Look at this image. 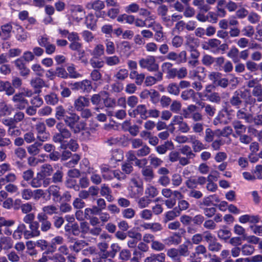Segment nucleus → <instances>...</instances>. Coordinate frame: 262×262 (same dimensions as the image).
Masks as SVG:
<instances>
[{
	"instance_id": "1",
	"label": "nucleus",
	"mask_w": 262,
	"mask_h": 262,
	"mask_svg": "<svg viewBox=\"0 0 262 262\" xmlns=\"http://www.w3.org/2000/svg\"><path fill=\"white\" fill-rule=\"evenodd\" d=\"M22 85V80L19 77H12L11 84L8 81L0 80V92L5 91L7 95L10 96L15 93V89H18Z\"/></svg>"
},
{
	"instance_id": "2",
	"label": "nucleus",
	"mask_w": 262,
	"mask_h": 262,
	"mask_svg": "<svg viewBox=\"0 0 262 262\" xmlns=\"http://www.w3.org/2000/svg\"><path fill=\"white\" fill-rule=\"evenodd\" d=\"M139 64L142 69H146L149 71H157L159 69V66L156 62L155 56L148 55L145 58H142L139 61Z\"/></svg>"
},
{
	"instance_id": "3",
	"label": "nucleus",
	"mask_w": 262,
	"mask_h": 262,
	"mask_svg": "<svg viewBox=\"0 0 262 262\" xmlns=\"http://www.w3.org/2000/svg\"><path fill=\"white\" fill-rule=\"evenodd\" d=\"M85 16V11L80 5H71L70 6V16L71 19L76 22H79Z\"/></svg>"
},
{
	"instance_id": "4",
	"label": "nucleus",
	"mask_w": 262,
	"mask_h": 262,
	"mask_svg": "<svg viewBox=\"0 0 262 262\" xmlns=\"http://www.w3.org/2000/svg\"><path fill=\"white\" fill-rule=\"evenodd\" d=\"M79 119V116L73 113L71 114L70 116H67L64 119V122L67 125L70 126L71 129L76 133L79 132L81 129L80 126L77 125Z\"/></svg>"
},
{
	"instance_id": "5",
	"label": "nucleus",
	"mask_w": 262,
	"mask_h": 262,
	"mask_svg": "<svg viewBox=\"0 0 262 262\" xmlns=\"http://www.w3.org/2000/svg\"><path fill=\"white\" fill-rule=\"evenodd\" d=\"M39 224L38 221H35L31 225L29 226V230L25 231V239H28L30 238L39 236L40 235V231L39 230Z\"/></svg>"
},
{
	"instance_id": "6",
	"label": "nucleus",
	"mask_w": 262,
	"mask_h": 262,
	"mask_svg": "<svg viewBox=\"0 0 262 262\" xmlns=\"http://www.w3.org/2000/svg\"><path fill=\"white\" fill-rule=\"evenodd\" d=\"M128 113L130 117H138V116H139L142 119H146L148 117L147 108L143 104L137 105L136 109L128 111Z\"/></svg>"
},
{
	"instance_id": "7",
	"label": "nucleus",
	"mask_w": 262,
	"mask_h": 262,
	"mask_svg": "<svg viewBox=\"0 0 262 262\" xmlns=\"http://www.w3.org/2000/svg\"><path fill=\"white\" fill-rule=\"evenodd\" d=\"M38 222L40 223V229L42 232H46L52 228V223L48 220V215L43 213H38Z\"/></svg>"
},
{
	"instance_id": "8",
	"label": "nucleus",
	"mask_w": 262,
	"mask_h": 262,
	"mask_svg": "<svg viewBox=\"0 0 262 262\" xmlns=\"http://www.w3.org/2000/svg\"><path fill=\"white\" fill-rule=\"evenodd\" d=\"M12 100L16 108L23 110L28 105V101L24 97L23 93L16 94L13 96Z\"/></svg>"
},
{
	"instance_id": "9",
	"label": "nucleus",
	"mask_w": 262,
	"mask_h": 262,
	"mask_svg": "<svg viewBox=\"0 0 262 262\" xmlns=\"http://www.w3.org/2000/svg\"><path fill=\"white\" fill-rule=\"evenodd\" d=\"M90 105V100L84 96H79L74 101V106L76 110L80 111Z\"/></svg>"
},
{
	"instance_id": "10",
	"label": "nucleus",
	"mask_w": 262,
	"mask_h": 262,
	"mask_svg": "<svg viewBox=\"0 0 262 262\" xmlns=\"http://www.w3.org/2000/svg\"><path fill=\"white\" fill-rule=\"evenodd\" d=\"M230 120L228 112L226 110H223L219 112L218 115L214 120L213 123L214 125L226 124L228 123Z\"/></svg>"
},
{
	"instance_id": "11",
	"label": "nucleus",
	"mask_w": 262,
	"mask_h": 262,
	"mask_svg": "<svg viewBox=\"0 0 262 262\" xmlns=\"http://www.w3.org/2000/svg\"><path fill=\"white\" fill-rule=\"evenodd\" d=\"M15 223V221L13 220H6L4 217H0V227H5L4 233L7 236L12 234V230L10 229Z\"/></svg>"
},
{
	"instance_id": "12",
	"label": "nucleus",
	"mask_w": 262,
	"mask_h": 262,
	"mask_svg": "<svg viewBox=\"0 0 262 262\" xmlns=\"http://www.w3.org/2000/svg\"><path fill=\"white\" fill-rule=\"evenodd\" d=\"M87 173L90 175V179L93 184L98 185L102 182V177L99 174L98 171L93 167L88 168Z\"/></svg>"
},
{
	"instance_id": "13",
	"label": "nucleus",
	"mask_w": 262,
	"mask_h": 262,
	"mask_svg": "<svg viewBox=\"0 0 262 262\" xmlns=\"http://www.w3.org/2000/svg\"><path fill=\"white\" fill-rule=\"evenodd\" d=\"M105 5L102 0H91L86 5L85 8L88 9H93L95 11H100L105 8Z\"/></svg>"
},
{
	"instance_id": "14",
	"label": "nucleus",
	"mask_w": 262,
	"mask_h": 262,
	"mask_svg": "<svg viewBox=\"0 0 262 262\" xmlns=\"http://www.w3.org/2000/svg\"><path fill=\"white\" fill-rule=\"evenodd\" d=\"M190 143H191L193 150L194 152H199L202 150L206 149V146L201 141L198 140L194 135H190Z\"/></svg>"
},
{
	"instance_id": "15",
	"label": "nucleus",
	"mask_w": 262,
	"mask_h": 262,
	"mask_svg": "<svg viewBox=\"0 0 262 262\" xmlns=\"http://www.w3.org/2000/svg\"><path fill=\"white\" fill-rule=\"evenodd\" d=\"M238 221L242 223H257L260 221V217L258 215H254L250 214H245L240 216L238 218Z\"/></svg>"
},
{
	"instance_id": "16",
	"label": "nucleus",
	"mask_w": 262,
	"mask_h": 262,
	"mask_svg": "<svg viewBox=\"0 0 262 262\" xmlns=\"http://www.w3.org/2000/svg\"><path fill=\"white\" fill-rule=\"evenodd\" d=\"M163 79V74L161 72H158L156 74V77L148 76L146 77L145 83L147 86H151L155 84L158 81L162 80Z\"/></svg>"
},
{
	"instance_id": "17",
	"label": "nucleus",
	"mask_w": 262,
	"mask_h": 262,
	"mask_svg": "<svg viewBox=\"0 0 262 262\" xmlns=\"http://www.w3.org/2000/svg\"><path fill=\"white\" fill-rule=\"evenodd\" d=\"M129 77L130 79H135L136 83L137 85H141L145 79V75L143 73L139 74L136 70L131 71Z\"/></svg>"
},
{
	"instance_id": "18",
	"label": "nucleus",
	"mask_w": 262,
	"mask_h": 262,
	"mask_svg": "<svg viewBox=\"0 0 262 262\" xmlns=\"http://www.w3.org/2000/svg\"><path fill=\"white\" fill-rule=\"evenodd\" d=\"M129 195L132 198H138L143 194V186H129L128 187Z\"/></svg>"
},
{
	"instance_id": "19",
	"label": "nucleus",
	"mask_w": 262,
	"mask_h": 262,
	"mask_svg": "<svg viewBox=\"0 0 262 262\" xmlns=\"http://www.w3.org/2000/svg\"><path fill=\"white\" fill-rule=\"evenodd\" d=\"M26 231V225L23 223H20L18 224L16 229L14 230L12 236L15 239H20L21 235L24 234L25 236V232Z\"/></svg>"
},
{
	"instance_id": "20",
	"label": "nucleus",
	"mask_w": 262,
	"mask_h": 262,
	"mask_svg": "<svg viewBox=\"0 0 262 262\" xmlns=\"http://www.w3.org/2000/svg\"><path fill=\"white\" fill-rule=\"evenodd\" d=\"M111 189L106 184L101 185L100 194L102 196H104L106 200L108 202H112L114 200V197L111 195Z\"/></svg>"
},
{
	"instance_id": "21",
	"label": "nucleus",
	"mask_w": 262,
	"mask_h": 262,
	"mask_svg": "<svg viewBox=\"0 0 262 262\" xmlns=\"http://www.w3.org/2000/svg\"><path fill=\"white\" fill-rule=\"evenodd\" d=\"M13 242L11 237L2 236L0 238V245L4 250H9L13 247Z\"/></svg>"
},
{
	"instance_id": "22",
	"label": "nucleus",
	"mask_w": 262,
	"mask_h": 262,
	"mask_svg": "<svg viewBox=\"0 0 262 262\" xmlns=\"http://www.w3.org/2000/svg\"><path fill=\"white\" fill-rule=\"evenodd\" d=\"M60 187L57 185H51L48 189L47 191L50 195L53 196L54 200H58L61 198L60 193Z\"/></svg>"
},
{
	"instance_id": "23",
	"label": "nucleus",
	"mask_w": 262,
	"mask_h": 262,
	"mask_svg": "<svg viewBox=\"0 0 262 262\" xmlns=\"http://www.w3.org/2000/svg\"><path fill=\"white\" fill-rule=\"evenodd\" d=\"M53 169L51 165L44 164L41 166L40 171L39 172L42 179L46 177L50 176L52 173Z\"/></svg>"
},
{
	"instance_id": "24",
	"label": "nucleus",
	"mask_w": 262,
	"mask_h": 262,
	"mask_svg": "<svg viewBox=\"0 0 262 262\" xmlns=\"http://www.w3.org/2000/svg\"><path fill=\"white\" fill-rule=\"evenodd\" d=\"M180 214V212L177 207H174L173 210L167 211L165 214V222L173 220L174 219Z\"/></svg>"
},
{
	"instance_id": "25",
	"label": "nucleus",
	"mask_w": 262,
	"mask_h": 262,
	"mask_svg": "<svg viewBox=\"0 0 262 262\" xmlns=\"http://www.w3.org/2000/svg\"><path fill=\"white\" fill-rule=\"evenodd\" d=\"M142 174L146 181H151L154 179V171L149 166L143 167L142 169Z\"/></svg>"
},
{
	"instance_id": "26",
	"label": "nucleus",
	"mask_w": 262,
	"mask_h": 262,
	"mask_svg": "<svg viewBox=\"0 0 262 262\" xmlns=\"http://www.w3.org/2000/svg\"><path fill=\"white\" fill-rule=\"evenodd\" d=\"M12 27L11 24H6L3 25L1 27V32H0V35H3L4 39H7L10 37L11 31Z\"/></svg>"
},
{
	"instance_id": "27",
	"label": "nucleus",
	"mask_w": 262,
	"mask_h": 262,
	"mask_svg": "<svg viewBox=\"0 0 262 262\" xmlns=\"http://www.w3.org/2000/svg\"><path fill=\"white\" fill-rule=\"evenodd\" d=\"M63 242V238L61 236H56V237H54L51 240V250H48L47 252H46L47 253H48L49 252H53L55 251L56 249V245H61L62 244Z\"/></svg>"
},
{
	"instance_id": "28",
	"label": "nucleus",
	"mask_w": 262,
	"mask_h": 262,
	"mask_svg": "<svg viewBox=\"0 0 262 262\" xmlns=\"http://www.w3.org/2000/svg\"><path fill=\"white\" fill-rule=\"evenodd\" d=\"M85 23L89 29L93 30L96 28V19L92 14H89L85 16Z\"/></svg>"
},
{
	"instance_id": "29",
	"label": "nucleus",
	"mask_w": 262,
	"mask_h": 262,
	"mask_svg": "<svg viewBox=\"0 0 262 262\" xmlns=\"http://www.w3.org/2000/svg\"><path fill=\"white\" fill-rule=\"evenodd\" d=\"M227 55L234 63H237L239 61V51L234 46L230 49Z\"/></svg>"
},
{
	"instance_id": "30",
	"label": "nucleus",
	"mask_w": 262,
	"mask_h": 262,
	"mask_svg": "<svg viewBox=\"0 0 262 262\" xmlns=\"http://www.w3.org/2000/svg\"><path fill=\"white\" fill-rule=\"evenodd\" d=\"M190 245V242L189 241L184 242V244L181 245L178 248L179 254L180 257L187 256L189 254L188 250V246Z\"/></svg>"
},
{
	"instance_id": "31",
	"label": "nucleus",
	"mask_w": 262,
	"mask_h": 262,
	"mask_svg": "<svg viewBox=\"0 0 262 262\" xmlns=\"http://www.w3.org/2000/svg\"><path fill=\"white\" fill-rule=\"evenodd\" d=\"M210 51L213 53H218L220 52L219 46L221 41L217 39H210Z\"/></svg>"
},
{
	"instance_id": "32",
	"label": "nucleus",
	"mask_w": 262,
	"mask_h": 262,
	"mask_svg": "<svg viewBox=\"0 0 262 262\" xmlns=\"http://www.w3.org/2000/svg\"><path fill=\"white\" fill-rule=\"evenodd\" d=\"M41 145V144L38 142H36L34 144L29 145L27 147L29 154L33 156L38 155L40 152L39 146Z\"/></svg>"
},
{
	"instance_id": "33",
	"label": "nucleus",
	"mask_w": 262,
	"mask_h": 262,
	"mask_svg": "<svg viewBox=\"0 0 262 262\" xmlns=\"http://www.w3.org/2000/svg\"><path fill=\"white\" fill-rule=\"evenodd\" d=\"M12 111V106L4 102L0 103V115L2 116L10 115Z\"/></svg>"
},
{
	"instance_id": "34",
	"label": "nucleus",
	"mask_w": 262,
	"mask_h": 262,
	"mask_svg": "<svg viewBox=\"0 0 262 262\" xmlns=\"http://www.w3.org/2000/svg\"><path fill=\"white\" fill-rule=\"evenodd\" d=\"M217 234L219 239L226 241L231 236V232L228 229H222L217 231Z\"/></svg>"
},
{
	"instance_id": "35",
	"label": "nucleus",
	"mask_w": 262,
	"mask_h": 262,
	"mask_svg": "<svg viewBox=\"0 0 262 262\" xmlns=\"http://www.w3.org/2000/svg\"><path fill=\"white\" fill-rule=\"evenodd\" d=\"M148 159L150 161V165L155 168L157 167L160 166L163 163V160L153 154L150 155L148 157Z\"/></svg>"
},
{
	"instance_id": "36",
	"label": "nucleus",
	"mask_w": 262,
	"mask_h": 262,
	"mask_svg": "<svg viewBox=\"0 0 262 262\" xmlns=\"http://www.w3.org/2000/svg\"><path fill=\"white\" fill-rule=\"evenodd\" d=\"M232 126L237 135H241L246 131V126L242 124L240 121H233L232 123Z\"/></svg>"
},
{
	"instance_id": "37",
	"label": "nucleus",
	"mask_w": 262,
	"mask_h": 262,
	"mask_svg": "<svg viewBox=\"0 0 262 262\" xmlns=\"http://www.w3.org/2000/svg\"><path fill=\"white\" fill-rule=\"evenodd\" d=\"M42 210L43 212L41 213H45L46 215H51L54 214V213H57L58 212V208L56 206L53 205H47L43 206L42 208Z\"/></svg>"
},
{
	"instance_id": "38",
	"label": "nucleus",
	"mask_w": 262,
	"mask_h": 262,
	"mask_svg": "<svg viewBox=\"0 0 262 262\" xmlns=\"http://www.w3.org/2000/svg\"><path fill=\"white\" fill-rule=\"evenodd\" d=\"M124 9L126 13H136L138 12L140 6L138 4L133 3L125 6Z\"/></svg>"
},
{
	"instance_id": "39",
	"label": "nucleus",
	"mask_w": 262,
	"mask_h": 262,
	"mask_svg": "<svg viewBox=\"0 0 262 262\" xmlns=\"http://www.w3.org/2000/svg\"><path fill=\"white\" fill-rule=\"evenodd\" d=\"M167 91L169 94L178 96L180 94L179 86L176 83H170L167 87Z\"/></svg>"
},
{
	"instance_id": "40",
	"label": "nucleus",
	"mask_w": 262,
	"mask_h": 262,
	"mask_svg": "<svg viewBox=\"0 0 262 262\" xmlns=\"http://www.w3.org/2000/svg\"><path fill=\"white\" fill-rule=\"evenodd\" d=\"M166 254L172 260H179L180 259L179 250L175 249V248H171L168 249L166 251Z\"/></svg>"
},
{
	"instance_id": "41",
	"label": "nucleus",
	"mask_w": 262,
	"mask_h": 262,
	"mask_svg": "<svg viewBox=\"0 0 262 262\" xmlns=\"http://www.w3.org/2000/svg\"><path fill=\"white\" fill-rule=\"evenodd\" d=\"M121 247L117 244H113L111 245V250L110 251L105 252L107 255H105V257H114L117 253L120 251Z\"/></svg>"
},
{
	"instance_id": "42",
	"label": "nucleus",
	"mask_w": 262,
	"mask_h": 262,
	"mask_svg": "<svg viewBox=\"0 0 262 262\" xmlns=\"http://www.w3.org/2000/svg\"><path fill=\"white\" fill-rule=\"evenodd\" d=\"M16 39L20 41H24L28 38V34L24 31L21 26H18L17 29V34L16 35Z\"/></svg>"
},
{
	"instance_id": "43",
	"label": "nucleus",
	"mask_w": 262,
	"mask_h": 262,
	"mask_svg": "<svg viewBox=\"0 0 262 262\" xmlns=\"http://www.w3.org/2000/svg\"><path fill=\"white\" fill-rule=\"evenodd\" d=\"M88 245L86 242L83 240L76 241L73 246L70 247L71 249L76 252H79L83 248Z\"/></svg>"
},
{
	"instance_id": "44",
	"label": "nucleus",
	"mask_w": 262,
	"mask_h": 262,
	"mask_svg": "<svg viewBox=\"0 0 262 262\" xmlns=\"http://www.w3.org/2000/svg\"><path fill=\"white\" fill-rule=\"evenodd\" d=\"M92 89V85L91 81L86 79L80 81V90L83 92H89Z\"/></svg>"
},
{
	"instance_id": "45",
	"label": "nucleus",
	"mask_w": 262,
	"mask_h": 262,
	"mask_svg": "<svg viewBox=\"0 0 262 262\" xmlns=\"http://www.w3.org/2000/svg\"><path fill=\"white\" fill-rule=\"evenodd\" d=\"M195 96V93L194 90L189 89L182 92L181 97L184 100H188L191 98H194Z\"/></svg>"
},
{
	"instance_id": "46",
	"label": "nucleus",
	"mask_w": 262,
	"mask_h": 262,
	"mask_svg": "<svg viewBox=\"0 0 262 262\" xmlns=\"http://www.w3.org/2000/svg\"><path fill=\"white\" fill-rule=\"evenodd\" d=\"M105 63L108 66H115L119 64L120 59L118 56H105Z\"/></svg>"
},
{
	"instance_id": "47",
	"label": "nucleus",
	"mask_w": 262,
	"mask_h": 262,
	"mask_svg": "<svg viewBox=\"0 0 262 262\" xmlns=\"http://www.w3.org/2000/svg\"><path fill=\"white\" fill-rule=\"evenodd\" d=\"M67 71L68 76H69L71 78H78V77H81V75L76 70L74 64L68 66Z\"/></svg>"
},
{
	"instance_id": "48",
	"label": "nucleus",
	"mask_w": 262,
	"mask_h": 262,
	"mask_svg": "<svg viewBox=\"0 0 262 262\" xmlns=\"http://www.w3.org/2000/svg\"><path fill=\"white\" fill-rule=\"evenodd\" d=\"M145 192L148 198H154L158 194V190L156 187L150 185L147 186Z\"/></svg>"
},
{
	"instance_id": "49",
	"label": "nucleus",
	"mask_w": 262,
	"mask_h": 262,
	"mask_svg": "<svg viewBox=\"0 0 262 262\" xmlns=\"http://www.w3.org/2000/svg\"><path fill=\"white\" fill-rule=\"evenodd\" d=\"M254 251V247L250 245L245 244L242 246V253L243 255H251Z\"/></svg>"
},
{
	"instance_id": "50",
	"label": "nucleus",
	"mask_w": 262,
	"mask_h": 262,
	"mask_svg": "<svg viewBox=\"0 0 262 262\" xmlns=\"http://www.w3.org/2000/svg\"><path fill=\"white\" fill-rule=\"evenodd\" d=\"M96 56L93 57L90 60V63L91 64L93 68L95 69H101L103 67L104 62L103 60L97 59Z\"/></svg>"
},
{
	"instance_id": "51",
	"label": "nucleus",
	"mask_w": 262,
	"mask_h": 262,
	"mask_svg": "<svg viewBox=\"0 0 262 262\" xmlns=\"http://www.w3.org/2000/svg\"><path fill=\"white\" fill-rule=\"evenodd\" d=\"M104 53V46L101 44L97 45L93 50L91 54L96 57H99Z\"/></svg>"
},
{
	"instance_id": "52",
	"label": "nucleus",
	"mask_w": 262,
	"mask_h": 262,
	"mask_svg": "<svg viewBox=\"0 0 262 262\" xmlns=\"http://www.w3.org/2000/svg\"><path fill=\"white\" fill-rule=\"evenodd\" d=\"M150 202L151 200L146 195L140 198L137 200V205L139 208H143L147 207Z\"/></svg>"
},
{
	"instance_id": "53",
	"label": "nucleus",
	"mask_w": 262,
	"mask_h": 262,
	"mask_svg": "<svg viewBox=\"0 0 262 262\" xmlns=\"http://www.w3.org/2000/svg\"><path fill=\"white\" fill-rule=\"evenodd\" d=\"M237 117L239 119H245L247 122H251V116L250 114L246 113V110L243 108L238 111L237 113Z\"/></svg>"
},
{
	"instance_id": "54",
	"label": "nucleus",
	"mask_w": 262,
	"mask_h": 262,
	"mask_svg": "<svg viewBox=\"0 0 262 262\" xmlns=\"http://www.w3.org/2000/svg\"><path fill=\"white\" fill-rule=\"evenodd\" d=\"M230 103L232 105L238 106L242 103L241 95L237 91L234 93L231 99Z\"/></svg>"
},
{
	"instance_id": "55",
	"label": "nucleus",
	"mask_w": 262,
	"mask_h": 262,
	"mask_svg": "<svg viewBox=\"0 0 262 262\" xmlns=\"http://www.w3.org/2000/svg\"><path fill=\"white\" fill-rule=\"evenodd\" d=\"M181 242V237L179 236H171L165 239V244L168 245H179Z\"/></svg>"
},
{
	"instance_id": "56",
	"label": "nucleus",
	"mask_w": 262,
	"mask_h": 262,
	"mask_svg": "<svg viewBox=\"0 0 262 262\" xmlns=\"http://www.w3.org/2000/svg\"><path fill=\"white\" fill-rule=\"evenodd\" d=\"M252 94L256 97L258 101H262V86L260 84H257L254 86Z\"/></svg>"
},
{
	"instance_id": "57",
	"label": "nucleus",
	"mask_w": 262,
	"mask_h": 262,
	"mask_svg": "<svg viewBox=\"0 0 262 262\" xmlns=\"http://www.w3.org/2000/svg\"><path fill=\"white\" fill-rule=\"evenodd\" d=\"M30 84L35 89H39L45 85L44 81L39 78H35L31 79Z\"/></svg>"
},
{
	"instance_id": "58",
	"label": "nucleus",
	"mask_w": 262,
	"mask_h": 262,
	"mask_svg": "<svg viewBox=\"0 0 262 262\" xmlns=\"http://www.w3.org/2000/svg\"><path fill=\"white\" fill-rule=\"evenodd\" d=\"M181 152L183 155L186 156L189 158H192L195 156L190 146L188 145L183 146L181 149Z\"/></svg>"
},
{
	"instance_id": "59",
	"label": "nucleus",
	"mask_w": 262,
	"mask_h": 262,
	"mask_svg": "<svg viewBox=\"0 0 262 262\" xmlns=\"http://www.w3.org/2000/svg\"><path fill=\"white\" fill-rule=\"evenodd\" d=\"M100 212V210L97 206H93L92 208H86L84 210V215L86 219H89L91 215L97 214Z\"/></svg>"
},
{
	"instance_id": "60",
	"label": "nucleus",
	"mask_w": 262,
	"mask_h": 262,
	"mask_svg": "<svg viewBox=\"0 0 262 262\" xmlns=\"http://www.w3.org/2000/svg\"><path fill=\"white\" fill-rule=\"evenodd\" d=\"M45 99L47 103L51 105H55L58 101L56 94L53 93L46 95Z\"/></svg>"
},
{
	"instance_id": "61",
	"label": "nucleus",
	"mask_w": 262,
	"mask_h": 262,
	"mask_svg": "<svg viewBox=\"0 0 262 262\" xmlns=\"http://www.w3.org/2000/svg\"><path fill=\"white\" fill-rule=\"evenodd\" d=\"M233 129L230 126H226L223 130H216L215 131V135L217 136H222L223 137H227L232 134Z\"/></svg>"
},
{
	"instance_id": "62",
	"label": "nucleus",
	"mask_w": 262,
	"mask_h": 262,
	"mask_svg": "<svg viewBox=\"0 0 262 262\" xmlns=\"http://www.w3.org/2000/svg\"><path fill=\"white\" fill-rule=\"evenodd\" d=\"M222 246L215 238L210 244L208 245V249L211 251L217 252L222 248Z\"/></svg>"
},
{
	"instance_id": "63",
	"label": "nucleus",
	"mask_w": 262,
	"mask_h": 262,
	"mask_svg": "<svg viewBox=\"0 0 262 262\" xmlns=\"http://www.w3.org/2000/svg\"><path fill=\"white\" fill-rule=\"evenodd\" d=\"M201 61L204 65L210 66L214 62V58L210 55L205 54L202 56Z\"/></svg>"
},
{
	"instance_id": "64",
	"label": "nucleus",
	"mask_w": 262,
	"mask_h": 262,
	"mask_svg": "<svg viewBox=\"0 0 262 262\" xmlns=\"http://www.w3.org/2000/svg\"><path fill=\"white\" fill-rule=\"evenodd\" d=\"M16 176L14 173H9L1 179V181H3V184H5V183H9L10 184H12V183L16 181Z\"/></svg>"
}]
</instances>
